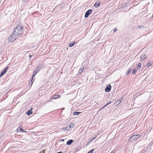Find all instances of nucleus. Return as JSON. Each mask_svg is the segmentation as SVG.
Instances as JSON below:
<instances>
[{
  "mask_svg": "<svg viewBox=\"0 0 153 153\" xmlns=\"http://www.w3.org/2000/svg\"><path fill=\"white\" fill-rule=\"evenodd\" d=\"M23 27L20 24H19L14 29L13 32L15 33V37H17V36H19V35H22L23 33Z\"/></svg>",
  "mask_w": 153,
  "mask_h": 153,
  "instance_id": "obj_1",
  "label": "nucleus"
},
{
  "mask_svg": "<svg viewBox=\"0 0 153 153\" xmlns=\"http://www.w3.org/2000/svg\"><path fill=\"white\" fill-rule=\"evenodd\" d=\"M45 66L42 64H39L35 69L34 72L33 73V76H35L36 74L39 72L41 69L45 68Z\"/></svg>",
  "mask_w": 153,
  "mask_h": 153,
  "instance_id": "obj_2",
  "label": "nucleus"
},
{
  "mask_svg": "<svg viewBox=\"0 0 153 153\" xmlns=\"http://www.w3.org/2000/svg\"><path fill=\"white\" fill-rule=\"evenodd\" d=\"M140 136L139 134L134 135L130 137L129 141L130 142H133Z\"/></svg>",
  "mask_w": 153,
  "mask_h": 153,
  "instance_id": "obj_3",
  "label": "nucleus"
},
{
  "mask_svg": "<svg viewBox=\"0 0 153 153\" xmlns=\"http://www.w3.org/2000/svg\"><path fill=\"white\" fill-rule=\"evenodd\" d=\"M15 33L13 32L11 34V35L8 38V40L9 42H12L14 41L16 39L17 37H15Z\"/></svg>",
  "mask_w": 153,
  "mask_h": 153,
  "instance_id": "obj_4",
  "label": "nucleus"
},
{
  "mask_svg": "<svg viewBox=\"0 0 153 153\" xmlns=\"http://www.w3.org/2000/svg\"><path fill=\"white\" fill-rule=\"evenodd\" d=\"M92 12V10L91 9H90L87 10L85 13V18H87L89 16L91 13Z\"/></svg>",
  "mask_w": 153,
  "mask_h": 153,
  "instance_id": "obj_5",
  "label": "nucleus"
},
{
  "mask_svg": "<svg viewBox=\"0 0 153 153\" xmlns=\"http://www.w3.org/2000/svg\"><path fill=\"white\" fill-rule=\"evenodd\" d=\"M111 85L108 84L107 85L105 89V92H109L111 90Z\"/></svg>",
  "mask_w": 153,
  "mask_h": 153,
  "instance_id": "obj_6",
  "label": "nucleus"
},
{
  "mask_svg": "<svg viewBox=\"0 0 153 153\" xmlns=\"http://www.w3.org/2000/svg\"><path fill=\"white\" fill-rule=\"evenodd\" d=\"M140 60L141 61H143L146 58V54L143 53V54L140 56Z\"/></svg>",
  "mask_w": 153,
  "mask_h": 153,
  "instance_id": "obj_7",
  "label": "nucleus"
},
{
  "mask_svg": "<svg viewBox=\"0 0 153 153\" xmlns=\"http://www.w3.org/2000/svg\"><path fill=\"white\" fill-rule=\"evenodd\" d=\"M9 67L7 66L5 68V69L1 72L0 73L1 75L2 76L4 75V74L7 72V69Z\"/></svg>",
  "mask_w": 153,
  "mask_h": 153,
  "instance_id": "obj_8",
  "label": "nucleus"
},
{
  "mask_svg": "<svg viewBox=\"0 0 153 153\" xmlns=\"http://www.w3.org/2000/svg\"><path fill=\"white\" fill-rule=\"evenodd\" d=\"M100 1H98L94 4V6L95 7H98L100 6Z\"/></svg>",
  "mask_w": 153,
  "mask_h": 153,
  "instance_id": "obj_9",
  "label": "nucleus"
},
{
  "mask_svg": "<svg viewBox=\"0 0 153 153\" xmlns=\"http://www.w3.org/2000/svg\"><path fill=\"white\" fill-rule=\"evenodd\" d=\"M33 108H32L30 110H28L27 111L26 114L28 116H29L30 115L32 114L33 113V112L32 111V109Z\"/></svg>",
  "mask_w": 153,
  "mask_h": 153,
  "instance_id": "obj_10",
  "label": "nucleus"
},
{
  "mask_svg": "<svg viewBox=\"0 0 153 153\" xmlns=\"http://www.w3.org/2000/svg\"><path fill=\"white\" fill-rule=\"evenodd\" d=\"M74 142V140L72 139L68 140L66 143V144L68 145H70Z\"/></svg>",
  "mask_w": 153,
  "mask_h": 153,
  "instance_id": "obj_11",
  "label": "nucleus"
},
{
  "mask_svg": "<svg viewBox=\"0 0 153 153\" xmlns=\"http://www.w3.org/2000/svg\"><path fill=\"white\" fill-rule=\"evenodd\" d=\"M84 69V66H82L81 67V68H80V69L79 70L78 73L79 74H81V73L82 72Z\"/></svg>",
  "mask_w": 153,
  "mask_h": 153,
  "instance_id": "obj_12",
  "label": "nucleus"
},
{
  "mask_svg": "<svg viewBox=\"0 0 153 153\" xmlns=\"http://www.w3.org/2000/svg\"><path fill=\"white\" fill-rule=\"evenodd\" d=\"M122 99H121L120 100H118L115 102L114 103L115 105H119Z\"/></svg>",
  "mask_w": 153,
  "mask_h": 153,
  "instance_id": "obj_13",
  "label": "nucleus"
},
{
  "mask_svg": "<svg viewBox=\"0 0 153 153\" xmlns=\"http://www.w3.org/2000/svg\"><path fill=\"white\" fill-rule=\"evenodd\" d=\"M35 76H33V74L32 75V77H31V80L30 82H29V85L31 86L33 84V78L35 77Z\"/></svg>",
  "mask_w": 153,
  "mask_h": 153,
  "instance_id": "obj_14",
  "label": "nucleus"
},
{
  "mask_svg": "<svg viewBox=\"0 0 153 153\" xmlns=\"http://www.w3.org/2000/svg\"><path fill=\"white\" fill-rule=\"evenodd\" d=\"M132 70V68L131 67L129 68L128 69L127 72L126 73V75H128L130 74Z\"/></svg>",
  "mask_w": 153,
  "mask_h": 153,
  "instance_id": "obj_15",
  "label": "nucleus"
},
{
  "mask_svg": "<svg viewBox=\"0 0 153 153\" xmlns=\"http://www.w3.org/2000/svg\"><path fill=\"white\" fill-rule=\"evenodd\" d=\"M60 95L58 94H56L55 95H54L52 98L53 99H56L58 98H59Z\"/></svg>",
  "mask_w": 153,
  "mask_h": 153,
  "instance_id": "obj_16",
  "label": "nucleus"
},
{
  "mask_svg": "<svg viewBox=\"0 0 153 153\" xmlns=\"http://www.w3.org/2000/svg\"><path fill=\"white\" fill-rule=\"evenodd\" d=\"M81 113V112H80L74 111L73 112V114L74 115H79Z\"/></svg>",
  "mask_w": 153,
  "mask_h": 153,
  "instance_id": "obj_17",
  "label": "nucleus"
},
{
  "mask_svg": "<svg viewBox=\"0 0 153 153\" xmlns=\"http://www.w3.org/2000/svg\"><path fill=\"white\" fill-rule=\"evenodd\" d=\"M75 43V42L74 41V42H72L69 44V46L71 48L74 45Z\"/></svg>",
  "mask_w": 153,
  "mask_h": 153,
  "instance_id": "obj_18",
  "label": "nucleus"
},
{
  "mask_svg": "<svg viewBox=\"0 0 153 153\" xmlns=\"http://www.w3.org/2000/svg\"><path fill=\"white\" fill-rule=\"evenodd\" d=\"M137 70L136 69V68H134L133 69V71L132 72V74L133 75H134L135 74L136 72L137 71Z\"/></svg>",
  "mask_w": 153,
  "mask_h": 153,
  "instance_id": "obj_19",
  "label": "nucleus"
},
{
  "mask_svg": "<svg viewBox=\"0 0 153 153\" xmlns=\"http://www.w3.org/2000/svg\"><path fill=\"white\" fill-rule=\"evenodd\" d=\"M19 130H20L22 132L27 133V131L24 130L22 128H21V126H19Z\"/></svg>",
  "mask_w": 153,
  "mask_h": 153,
  "instance_id": "obj_20",
  "label": "nucleus"
},
{
  "mask_svg": "<svg viewBox=\"0 0 153 153\" xmlns=\"http://www.w3.org/2000/svg\"><path fill=\"white\" fill-rule=\"evenodd\" d=\"M112 102L111 101H109L108 102H107L105 105L103 106V108H105L106 107L107 105H108L109 104L111 103H112Z\"/></svg>",
  "mask_w": 153,
  "mask_h": 153,
  "instance_id": "obj_21",
  "label": "nucleus"
},
{
  "mask_svg": "<svg viewBox=\"0 0 153 153\" xmlns=\"http://www.w3.org/2000/svg\"><path fill=\"white\" fill-rule=\"evenodd\" d=\"M127 4L126 3H125L123 4H122L121 5V7H126L127 6Z\"/></svg>",
  "mask_w": 153,
  "mask_h": 153,
  "instance_id": "obj_22",
  "label": "nucleus"
},
{
  "mask_svg": "<svg viewBox=\"0 0 153 153\" xmlns=\"http://www.w3.org/2000/svg\"><path fill=\"white\" fill-rule=\"evenodd\" d=\"M141 64L140 63H138L137 65V69H140L141 67Z\"/></svg>",
  "mask_w": 153,
  "mask_h": 153,
  "instance_id": "obj_23",
  "label": "nucleus"
},
{
  "mask_svg": "<svg viewBox=\"0 0 153 153\" xmlns=\"http://www.w3.org/2000/svg\"><path fill=\"white\" fill-rule=\"evenodd\" d=\"M152 62L150 61L148 63L147 66L149 68V67L152 65Z\"/></svg>",
  "mask_w": 153,
  "mask_h": 153,
  "instance_id": "obj_24",
  "label": "nucleus"
},
{
  "mask_svg": "<svg viewBox=\"0 0 153 153\" xmlns=\"http://www.w3.org/2000/svg\"><path fill=\"white\" fill-rule=\"evenodd\" d=\"M97 136H95L94 137H93L91 140L90 142H92L93 140L96 139L97 138Z\"/></svg>",
  "mask_w": 153,
  "mask_h": 153,
  "instance_id": "obj_25",
  "label": "nucleus"
},
{
  "mask_svg": "<svg viewBox=\"0 0 153 153\" xmlns=\"http://www.w3.org/2000/svg\"><path fill=\"white\" fill-rule=\"evenodd\" d=\"M52 99H53L52 97L50 98L48 100H47V102H50L51 101Z\"/></svg>",
  "mask_w": 153,
  "mask_h": 153,
  "instance_id": "obj_26",
  "label": "nucleus"
},
{
  "mask_svg": "<svg viewBox=\"0 0 153 153\" xmlns=\"http://www.w3.org/2000/svg\"><path fill=\"white\" fill-rule=\"evenodd\" d=\"M71 128V124H70V126H69L68 127V131H70L71 130V129H70V128Z\"/></svg>",
  "mask_w": 153,
  "mask_h": 153,
  "instance_id": "obj_27",
  "label": "nucleus"
},
{
  "mask_svg": "<svg viewBox=\"0 0 153 153\" xmlns=\"http://www.w3.org/2000/svg\"><path fill=\"white\" fill-rule=\"evenodd\" d=\"M67 129V127H63V128H62V129L64 130V131H65L66 130V129Z\"/></svg>",
  "mask_w": 153,
  "mask_h": 153,
  "instance_id": "obj_28",
  "label": "nucleus"
},
{
  "mask_svg": "<svg viewBox=\"0 0 153 153\" xmlns=\"http://www.w3.org/2000/svg\"><path fill=\"white\" fill-rule=\"evenodd\" d=\"M45 151L44 150H43L42 151H41L39 152V153H45Z\"/></svg>",
  "mask_w": 153,
  "mask_h": 153,
  "instance_id": "obj_29",
  "label": "nucleus"
},
{
  "mask_svg": "<svg viewBox=\"0 0 153 153\" xmlns=\"http://www.w3.org/2000/svg\"><path fill=\"white\" fill-rule=\"evenodd\" d=\"M114 33H115L116 31L117 30V29H116V28H114Z\"/></svg>",
  "mask_w": 153,
  "mask_h": 153,
  "instance_id": "obj_30",
  "label": "nucleus"
},
{
  "mask_svg": "<svg viewBox=\"0 0 153 153\" xmlns=\"http://www.w3.org/2000/svg\"><path fill=\"white\" fill-rule=\"evenodd\" d=\"M103 108V107H102V108H100L99 110V111H101V110H102L103 108Z\"/></svg>",
  "mask_w": 153,
  "mask_h": 153,
  "instance_id": "obj_31",
  "label": "nucleus"
},
{
  "mask_svg": "<svg viewBox=\"0 0 153 153\" xmlns=\"http://www.w3.org/2000/svg\"><path fill=\"white\" fill-rule=\"evenodd\" d=\"M32 57V56L30 54L29 55L28 57L29 58H31Z\"/></svg>",
  "mask_w": 153,
  "mask_h": 153,
  "instance_id": "obj_32",
  "label": "nucleus"
},
{
  "mask_svg": "<svg viewBox=\"0 0 153 153\" xmlns=\"http://www.w3.org/2000/svg\"><path fill=\"white\" fill-rule=\"evenodd\" d=\"M91 142H90V140L88 142V143L87 144H86V146H87L88 144H89L90 143H91Z\"/></svg>",
  "mask_w": 153,
  "mask_h": 153,
  "instance_id": "obj_33",
  "label": "nucleus"
},
{
  "mask_svg": "<svg viewBox=\"0 0 153 153\" xmlns=\"http://www.w3.org/2000/svg\"><path fill=\"white\" fill-rule=\"evenodd\" d=\"M91 142H90V140L88 142V143L87 144H86V146H87L88 144H89L90 143H91Z\"/></svg>",
  "mask_w": 153,
  "mask_h": 153,
  "instance_id": "obj_34",
  "label": "nucleus"
},
{
  "mask_svg": "<svg viewBox=\"0 0 153 153\" xmlns=\"http://www.w3.org/2000/svg\"><path fill=\"white\" fill-rule=\"evenodd\" d=\"M65 141V139H61L60 140V141H62V142H64Z\"/></svg>",
  "mask_w": 153,
  "mask_h": 153,
  "instance_id": "obj_35",
  "label": "nucleus"
},
{
  "mask_svg": "<svg viewBox=\"0 0 153 153\" xmlns=\"http://www.w3.org/2000/svg\"><path fill=\"white\" fill-rule=\"evenodd\" d=\"M115 152H114V151H112L110 153H115Z\"/></svg>",
  "mask_w": 153,
  "mask_h": 153,
  "instance_id": "obj_36",
  "label": "nucleus"
},
{
  "mask_svg": "<svg viewBox=\"0 0 153 153\" xmlns=\"http://www.w3.org/2000/svg\"><path fill=\"white\" fill-rule=\"evenodd\" d=\"M143 27L142 26H138V28H139L140 27Z\"/></svg>",
  "mask_w": 153,
  "mask_h": 153,
  "instance_id": "obj_37",
  "label": "nucleus"
},
{
  "mask_svg": "<svg viewBox=\"0 0 153 153\" xmlns=\"http://www.w3.org/2000/svg\"><path fill=\"white\" fill-rule=\"evenodd\" d=\"M56 153H62V152H57Z\"/></svg>",
  "mask_w": 153,
  "mask_h": 153,
  "instance_id": "obj_38",
  "label": "nucleus"
},
{
  "mask_svg": "<svg viewBox=\"0 0 153 153\" xmlns=\"http://www.w3.org/2000/svg\"><path fill=\"white\" fill-rule=\"evenodd\" d=\"M67 127V129H66V130L67 131H68V126L67 127Z\"/></svg>",
  "mask_w": 153,
  "mask_h": 153,
  "instance_id": "obj_39",
  "label": "nucleus"
},
{
  "mask_svg": "<svg viewBox=\"0 0 153 153\" xmlns=\"http://www.w3.org/2000/svg\"><path fill=\"white\" fill-rule=\"evenodd\" d=\"M146 150H145V151H144V152H143V153H146Z\"/></svg>",
  "mask_w": 153,
  "mask_h": 153,
  "instance_id": "obj_40",
  "label": "nucleus"
},
{
  "mask_svg": "<svg viewBox=\"0 0 153 153\" xmlns=\"http://www.w3.org/2000/svg\"><path fill=\"white\" fill-rule=\"evenodd\" d=\"M30 0H25V1H27V2H28V1H29Z\"/></svg>",
  "mask_w": 153,
  "mask_h": 153,
  "instance_id": "obj_41",
  "label": "nucleus"
},
{
  "mask_svg": "<svg viewBox=\"0 0 153 153\" xmlns=\"http://www.w3.org/2000/svg\"><path fill=\"white\" fill-rule=\"evenodd\" d=\"M2 76V75H1V74H0V78Z\"/></svg>",
  "mask_w": 153,
  "mask_h": 153,
  "instance_id": "obj_42",
  "label": "nucleus"
},
{
  "mask_svg": "<svg viewBox=\"0 0 153 153\" xmlns=\"http://www.w3.org/2000/svg\"><path fill=\"white\" fill-rule=\"evenodd\" d=\"M152 17L153 18V14H152Z\"/></svg>",
  "mask_w": 153,
  "mask_h": 153,
  "instance_id": "obj_43",
  "label": "nucleus"
},
{
  "mask_svg": "<svg viewBox=\"0 0 153 153\" xmlns=\"http://www.w3.org/2000/svg\"><path fill=\"white\" fill-rule=\"evenodd\" d=\"M152 2L153 3V0H152Z\"/></svg>",
  "mask_w": 153,
  "mask_h": 153,
  "instance_id": "obj_44",
  "label": "nucleus"
},
{
  "mask_svg": "<svg viewBox=\"0 0 153 153\" xmlns=\"http://www.w3.org/2000/svg\"><path fill=\"white\" fill-rule=\"evenodd\" d=\"M17 130H18V128H17Z\"/></svg>",
  "mask_w": 153,
  "mask_h": 153,
  "instance_id": "obj_45",
  "label": "nucleus"
},
{
  "mask_svg": "<svg viewBox=\"0 0 153 153\" xmlns=\"http://www.w3.org/2000/svg\"><path fill=\"white\" fill-rule=\"evenodd\" d=\"M72 123V125L73 124V123Z\"/></svg>",
  "mask_w": 153,
  "mask_h": 153,
  "instance_id": "obj_46",
  "label": "nucleus"
}]
</instances>
